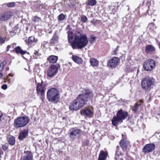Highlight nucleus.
<instances>
[{"label": "nucleus", "mask_w": 160, "mask_h": 160, "mask_svg": "<svg viewBox=\"0 0 160 160\" xmlns=\"http://www.w3.org/2000/svg\"><path fill=\"white\" fill-rule=\"evenodd\" d=\"M80 129L76 128L70 129L68 133L70 140L72 141L78 138L80 134Z\"/></svg>", "instance_id": "obj_7"}, {"label": "nucleus", "mask_w": 160, "mask_h": 160, "mask_svg": "<svg viewBox=\"0 0 160 160\" xmlns=\"http://www.w3.org/2000/svg\"><path fill=\"white\" fill-rule=\"evenodd\" d=\"M138 105L137 104H135L132 110L135 112H136L138 109Z\"/></svg>", "instance_id": "obj_39"}, {"label": "nucleus", "mask_w": 160, "mask_h": 160, "mask_svg": "<svg viewBox=\"0 0 160 160\" xmlns=\"http://www.w3.org/2000/svg\"><path fill=\"white\" fill-rule=\"evenodd\" d=\"M8 75L10 77H13V74L12 75L10 73Z\"/></svg>", "instance_id": "obj_44"}, {"label": "nucleus", "mask_w": 160, "mask_h": 160, "mask_svg": "<svg viewBox=\"0 0 160 160\" xmlns=\"http://www.w3.org/2000/svg\"><path fill=\"white\" fill-rule=\"evenodd\" d=\"M90 62L93 67H97L98 65V62L96 59L92 58L90 59Z\"/></svg>", "instance_id": "obj_28"}, {"label": "nucleus", "mask_w": 160, "mask_h": 160, "mask_svg": "<svg viewBox=\"0 0 160 160\" xmlns=\"http://www.w3.org/2000/svg\"><path fill=\"white\" fill-rule=\"evenodd\" d=\"M8 86L6 84H4L2 85V88L3 90H6Z\"/></svg>", "instance_id": "obj_41"}, {"label": "nucleus", "mask_w": 160, "mask_h": 160, "mask_svg": "<svg viewBox=\"0 0 160 160\" xmlns=\"http://www.w3.org/2000/svg\"><path fill=\"white\" fill-rule=\"evenodd\" d=\"M6 6L9 8H12L14 7L16 3L14 2H11L9 3H7L6 4Z\"/></svg>", "instance_id": "obj_33"}, {"label": "nucleus", "mask_w": 160, "mask_h": 160, "mask_svg": "<svg viewBox=\"0 0 160 160\" xmlns=\"http://www.w3.org/2000/svg\"><path fill=\"white\" fill-rule=\"evenodd\" d=\"M15 50L17 53H19L22 55H24L27 53L26 51L22 50L19 46L16 47Z\"/></svg>", "instance_id": "obj_27"}, {"label": "nucleus", "mask_w": 160, "mask_h": 160, "mask_svg": "<svg viewBox=\"0 0 160 160\" xmlns=\"http://www.w3.org/2000/svg\"><path fill=\"white\" fill-rule=\"evenodd\" d=\"M58 68L55 65H50L47 71V76L50 78L54 77L57 73Z\"/></svg>", "instance_id": "obj_10"}, {"label": "nucleus", "mask_w": 160, "mask_h": 160, "mask_svg": "<svg viewBox=\"0 0 160 160\" xmlns=\"http://www.w3.org/2000/svg\"><path fill=\"white\" fill-rule=\"evenodd\" d=\"M6 69L7 70H9V68H6Z\"/></svg>", "instance_id": "obj_48"}, {"label": "nucleus", "mask_w": 160, "mask_h": 160, "mask_svg": "<svg viewBox=\"0 0 160 160\" xmlns=\"http://www.w3.org/2000/svg\"><path fill=\"white\" fill-rule=\"evenodd\" d=\"M155 50V48L151 45L148 44L146 46L145 51L148 54H151L154 52Z\"/></svg>", "instance_id": "obj_18"}, {"label": "nucleus", "mask_w": 160, "mask_h": 160, "mask_svg": "<svg viewBox=\"0 0 160 160\" xmlns=\"http://www.w3.org/2000/svg\"><path fill=\"white\" fill-rule=\"evenodd\" d=\"M155 25L153 23H151L148 24V30L149 32H152L154 29Z\"/></svg>", "instance_id": "obj_29"}, {"label": "nucleus", "mask_w": 160, "mask_h": 160, "mask_svg": "<svg viewBox=\"0 0 160 160\" xmlns=\"http://www.w3.org/2000/svg\"><path fill=\"white\" fill-rule=\"evenodd\" d=\"M8 77H8H8H7V78L6 79V80H8V81H9V79H8Z\"/></svg>", "instance_id": "obj_45"}, {"label": "nucleus", "mask_w": 160, "mask_h": 160, "mask_svg": "<svg viewBox=\"0 0 160 160\" xmlns=\"http://www.w3.org/2000/svg\"><path fill=\"white\" fill-rule=\"evenodd\" d=\"M58 32H56L54 34V35L51 39L50 43L51 45H53L58 42L59 38L57 34Z\"/></svg>", "instance_id": "obj_16"}, {"label": "nucleus", "mask_w": 160, "mask_h": 160, "mask_svg": "<svg viewBox=\"0 0 160 160\" xmlns=\"http://www.w3.org/2000/svg\"><path fill=\"white\" fill-rule=\"evenodd\" d=\"M80 113L82 115L86 116L89 118L91 117L93 114L92 111L87 108L81 110Z\"/></svg>", "instance_id": "obj_14"}, {"label": "nucleus", "mask_w": 160, "mask_h": 160, "mask_svg": "<svg viewBox=\"0 0 160 160\" xmlns=\"http://www.w3.org/2000/svg\"><path fill=\"white\" fill-rule=\"evenodd\" d=\"M12 45H13L11 46V47H12L13 48H14L13 46L14 45V44H12Z\"/></svg>", "instance_id": "obj_47"}, {"label": "nucleus", "mask_w": 160, "mask_h": 160, "mask_svg": "<svg viewBox=\"0 0 160 160\" xmlns=\"http://www.w3.org/2000/svg\"><path fill=\"white\" fill-rule=\"evenodd\" d=\"M41 54L39 53L37 51H34L33 54L32 55L33 57L35 59H37L38 57L40 56Z\"/></svg>", "instance_id": "obj_31"}, {"label": "nucleus", "mask_w": 160, "mask_h": 160, "mask_svg": "<svg viewBox=\"0 0 160 160\" xmlns=\"http://www.w3.org/2000/svg\"><path fill=\"white\" fill-rule=\"evenodd\" d=\"M28 130L27 129L22 130L20 132L18 136L19 139L21 140H22L25 138L26 136H28Z\"/></svg>", "instance_id": "obj_15"}, {"label": "nucleus", "mask_w": 160, "mask_h": 160, "mask_svg": "<svg viewBox=\"0 0 160 160\" xmlns=\"http://www.w3.org/2000/svg\"><path fill=\"white\" fill-rule=\"evenodd\" d=\"M6 39V38L5 37H0V45H2L4 43Z\"/></svg>", "instance_id": "obj_36"}, {"label": "nucleus", "mask_w": 160, "mask_h": 160, "mask_svg": "<svg viewBox=\"0 0 160 160\" xmlns=\"http://www.w3.org/2000/svg\"><path fill=\"white\" fill-rule=\"evenodd\" d=\"M154 82L152 78L147 77L142 80L141 82L142 87L144 90H148L153 84Z\"/></svg>", "instance_id": "obj_6"}, {"label": "nucleus", "mask_w": 160, "mask_h": 160, "mask_svg": "<svg viewBox=\"0 0 160 160\" xmlns=\"http://www.w3.org/2000/svg\"><path fill=\"white\" fill-rule=\"evenodd\" d=\"M128 115V112L121 109L118 111L116 116H114L112 120V124L117 126L119 123H122V120L126 118Z\"/></svg>", "instance_id": "obj_4"}, {"label": "nucleus", "mask_w": 160, "mask_h": 160, "mask_svg": "<svg viewBox=\"0 0 160 160\" xmlns=\"http://www.w3.org/2000/svg\"><path fill=\"white\" fill-rule=\"evenodd\" d=\"M65 16L63 14H60L58 17V19L59 21H63L65 19Z\"/></svg>", "instance_id": "obj_37"}, {"label": "nucleus", "mask_w": 160, "mask_h": 160, "mask_svg": "<svg viewBox=\"0 0 160 160\" xmlns=\"http://www.w3.org/2000/svg\"><path fill=\"white\" fill-rule=\"evenodd\" d=\"M155 62L152 59H148L145 61L143 64V68L147 71H151L155 66Z\"/></svg>", "instance_id": "obj_8"}, {"label": "nucleus", "mask_w": 160, "mask_h": 160, "mask_svg": "<svg viewBox=\"0 0 160 160\" xmlns=\"http://www.w3.org/2000/svg\"><path fill=\"white\" fill-rule=\"evenodd\" d=\"M72 58L75 62L79 64H81L83 62V60L80 57L76 55H72Z\"/></svg>", "instance_id": "obj_23"}, {"label": "nucleus", "mask_w": 160, "mask_h": 160, "mask_svg": "<svg viewBox=\"0 0 160 160\" xmlns=\"http://www.w3.org/2000/svg\"><path fill=\"white\" fill-rule=\"evenodd\" d=\"M8 145L7 144L3 145L2 146V149L4 151H6L8 148Z\"/></svg>", "instance_id": "obj_38"}, {"label": "nucleus", "mask_w": 160, "mask_h": 160, "mask_svg": "<svg viewBox=\"0 0 160 160\" xmlns=\"http://www.w3.org/2000/svg\"><path fill=\"white\" fill-rule=\"evenodd\" d=\"M15 138L12 136H9L7 138L8 143L11 145H13L15 143Z\"/></svg>", "instance_id": "obj_25"}, {"label": "nucleus", "mask_w": 160, "mask_h": 160, "mask_svg": "<svg viewBox=\"0 0 160 160\" xmlns=\"http://www.w3.org/2000/svg\"><path fill=\"white\" fill-rule=\"evenodd\" d=\"M13 14V12L11 11L5 12L0 16V20L5 21L8 19L12 16Z\"/></svg>", "instance_id": "obj_13"}, {"label": "nucleus", "mask_w": 160, "mask_h": 160, "mask_svg": "<svg viewBox=\"0 0 160 160\" xmlns=\"http://www.w3.org/2000/svg\"><path fill=\"white\" fill-rule=\"evenodd\" d=\"M30 121L29 118L26 116L17 118L14 120V125L17 128L24 127Z\"/></svg>", "instance_id": "obj_5"}, {"label": "nucleus", "mask_w": 160, "mask_h": 160, "mask_svg": "<svg viewBox=\"0 0 160 160\" xmlns=\"http://www.w3.org/2000/svg\"><path fill=\"white\" fill-rule=\"evenodd\" d=\"M155 20L154 19H153V21H155Z\"/></svg>", "instance_id": "obj_51"}, {"label": "nucleus", "mask_w": 160, "mask_h": 160, "mask_svg": "<svg viewBox=\"0 0 160 160\" xmlns=\"http://www.w3.org/2000/svg\"><path fill=\"white\" fill-rule=\"evenodd\" d=\"M69 108L72 110H76L80 109L75 99L70 104Z\"/></svg>", "instance_id": "obj_17"}, {"label": "nucleus", "mask_w": 160, "mask_h": 160, "mask_svg": "<svg viewBox=\"0 0 160 160\" xmlns=\"http://www.w3.org/2000/svg\"><path fill=\"white\" fill-rule=\"evenodd\" d=\"M3 76V74L2 73L0 72V79H1Z\"/></svg>", "instance_id": "obj_43"}, {"label": "nucleus", "mask_w": 160, "mask_h": 160, "mask_svg": "<svg viewBox=\"0 0 160 160\" xmlns=\"http://www.w3.org/2000/svg\"><path fill=\"white\" fill-rule=\"evenodd\" d=\"M119 148H120L119 146H118L117 147V149L115 153V160H123L122 157L121 152L119 150Z\"/></svg>", "instance_id": "obj_20"}, {"label": "nucleus", "mask_w": 160, "mask_h": 160, "mask_svg": "<svg viewBox=\"0 0 160 160\" xmlns=\"http://www.w3.org/2000/svg\"><path fill=\"white\" fill-rule=\"evenodd\" d=\"M58 59V57L54 55H52L49 56L48 58V60L50 63H55Z\"/></svg>", "instance_id": "obj_26"}, {"label": "nucleus", "mask_w": 160, "mask_h": 160, "mask_svg": "<svg viewBox=\"0 0 160 160\" xmlns=\"http://www.w3.org/2000/svg\"><path fill=\"white\" fill-rule=\"evenodd\" d=\"M122 137H123V134H122Z\"/></svg>", "instance_id": "obj_50"}, {"label": "nucleus", "mask_w": 160, "mask_h": 160, "mask_svg": "<svg viewBox=\"0 0 160 160\" xmlns=\"http://www.w3.org/2000/svg\"><path fill=\"white\" fill-rule=\"evenodd\" d=\"M108 154L107 153L103 151H101L99 155L98 160H106Z\"/></svg>", "instance_id": "obj_24"}, {"label": "nucleus", "mask_w": 160, "mask_h": 160, "mask_svg": "<svg viewBox=\"0 0 160 160\" xmlns=\"http://www.w3.org/2000/svg\"><path fill=\"white\" fill-rule=\"evenodd\" d=\"M119 62V59L118 58L114 57L109 61L108 65L112 68H115L118 65Z\"/></svg>", "instance_id": "obj_11"}, {"label": "nucleus", "mask_w": 160, "mask_h": 160, "mask_svg": "<svg viewBox=\"0 0 160 160\" xmlns=\"http://www.w3.org/2000/svg\"><path fill=\"white\" fill-rule=\"evenodd\" d=\"M32 20L35 22H39L40 21V18L37 16L33 17L32 18Z\"/></svg>", "instance_id": "obj_30"}, {"label": "nucleus", "mask_w": 160, "mask_h": 160, "mask_svg": "<svg viewBox=\"0 0 160 160\" xmlns=\"http://www.w3.org/2000/svg\"><path fill=\"white\" fill-rule=\"evenodd\" d=\"M155 148V145L153 143L148 144L146 145L143 149V152L147 153L152 152L154 150Z\"/></svg>", "instance_id": "obj_12"}, {"label": "nucleus", "mask_w": 160, "mask_h": 160, "mask_svg": "<svg viewBox=\"0 0 160 160\" xmlns=\"http://www.w3.org/2000/svg\"><path fill=\"white\" fill-rule=\"evenodd\" d=\"M42 5H40L39 6V8H42Z\"/></svg>", "instance_id": "obj_46"}, {"label": "nucleus", "mask_w": 160, "mask_h": 160, "mask_svg": "<svg viewBox=\"0 0 160 160\" xmlns=\"http://www.w3.org/2000/svg\"><path fill=\"white\" fill-rule=\"evenodd\" d=\"M12 45H8L7 47L6 51H8L9 50L10 48H11V46Z\"/></svg>", "instance_id": "obj_42"}, {"label": "nucleus", "mask_w": 160, "mask_h": 160, "mask_svg": "<svg viewBox=\"0 0 160 160\" xmlns=\"http://www.w3.org/2000/svg\"><path fill=\"white\" fill-rule=\"evenodd\" d=\"M129 143V141L127 140L126 138L122 139L120 142V145L123 150L126 149L127 146Z\"/></svg>", "instance_id": "obj_19"}, {"label": "nucleus", "mask_w": 160, "mask_h": 160, "mask_svg": "<svg viewBox=\"0 0 160 160\" xmlns=\"http://www.w3.org/2000/svg\"><path fill=\"white\" fill-rule=\"evenodd\" d=\"M33 156L32 153L28 152L21 158V160H32Z\"/></svg>", "instance_id": "obj_21"}, {"label": "nucleus", "mask_w": 160, "mask_h": 160, "mask_svg": "<svg viewBox=\"0 0 160 160\" xmlns=\"http://www.w3.org/2000/svg\"><path fill=\"white\" fill-rule=\"evenodd\" d=\"M6 61H4L0 64V72L3 70L4 67L6 65Z\"/></svg>", "instance_id": "obj_32"}, {"label": "nucleus", "mask_w": 160, "mask_h": 160, "mask_svg": "<svg viewBox=\"0 0 160 160\" xmlns=\"http://www.w3.org/2000/svg\"><path fill=\"white\" fill-rule=\"evenodd\" d=\"M82 92L75 99L80 108L86 104L88 99L93 96L92 92L90 90H83Z\"/></svg>", "instance_id": "obj_2"}, {"label": "nucleus", "mask_w": 160, "mask_h": 160, "mask_svg": "<svg viewBox=\"0 0 160 160\" xmlns=\"http://www.w3.org/2000/svg\"><path fill=\"white\" fill-rule=\"evenodd\" d=\"M1 95V93L0 92V96Z\"/></svg>", "instance_id": "obj_49"}, {"label": "nucleus", "mask_w": 160, "mask_h": 160, "mask_svg": "<svg viewBox=\"0 0 160 160\" xmlns=\"http://www.w3.org/2000/svg\"><path fill=\"white\" fill-rule=\"evenodd\" d=\"M95 37H92L90 38V41L91 43H92L95 42Z\"/></svg>", "instance_id": "obj_40"}, {"label": "nucleus", "mask_w": 160, "mask_h": 160, "mask_svg": "<svg viewBox=\"0 0 160 160\" xmlns=\"http://www.w3.org/2000/svg\"><path fill=\"white\" fill-rule=\"evenodd\" d=\"M81 21L83 22H85L87 21L88 19L87 17L84 15H82L81 17Z\"/></svg>", "instance_id": "obj_34"}, {"label": "nucleus", "mask_w": 160, "mask_h": 160, "mask_svg": "<svg viewBox=\"0 0 160 160\" xmlns=\"http://www.w3.org/2000/svg\"><path fill=\"white\" fill-rule=\"evenodd\" d=\"M46 88L44 84H43L42 82L41 83H38L37 85L36 91L37 94L41 96V99H43L44 96Z\"/></svg>", "instance_id": "obj_9"}, {"label": "nucleus", "mask_w": 160, "mask_h": 160, "mask_svg": "<svg viewBox=\"0 0 160 160\" xmlns=\"http://www.w3.org/2000/svg\"><path fill=\"white\" fill-rule=\"evenodd\" d=\"M68 35V42L73 49H82L88 43L86 35L82 34L81 31H77L76 33L73 34L71 30H69Z\"/></svg>", "instance_id": "obj_1"}, {"label": "nucleus", "mask_w": 160, "mask_h": 160, "mask_svg": "<svg viewBox=\"0 0 160 160\" xmlns=\"http://www.w3.org/2000/svg\"><path fill=\"white\" fill-rule=\"evenodd\" d=\"M96 3V2L95 0H88V4L89 5L93 6L95 5Z\"/></svg>", "instance_id": "obj_35"}, {"label": "nucleus", "mask_w": 160, "mask_h": 160, "mask_svg": "<svg viewBox=\"0 0 160 160\" xmlns=\"http://www.w3.org/2000/svg\"><path fill=\"white\" fill-rule=\"evenodd\" d=\"M37 39H36L34 37L31 36L28 38L27 43L28 46L34 45L35 43L37 42Z\"/></svg>", "instance_id": "obj_22"}, {"label": "nucleus", "mask_w": 160, "mask_h": 160, "mask_svg": "<svg viewBox=\"0 0 160 160\" xmlns=\"http://www.w3.org/2000/svg\"><path fill=\"white\" fill-rule=\"evenodd\" d=\"M59 91L54 88L48 90L47 92V98L50 102L56 103L58 102L59 98Z\"/></svg>", "instance_id": "obj_3"}]
</instances>
